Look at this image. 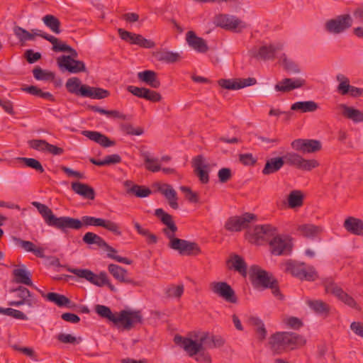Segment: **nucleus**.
<instances>
[{
	"mask_svg": "<svg viewBox=\"0 0 363 363\" xmlns=\"http://www.w3.org/2000/svg\"><path fill=\"white\" fill-rule=\"evenodd\" d=\"M343 227L352 235L363 236V220L360 218L349 216L345 220Z\"/></svg>",
	"mask_w": 363,
	"mask_h": 363,
	"instance_id": "27",
	"label": "nucleus"
},
{
	"mask_svg": "<svg viewBox=\"0 0 363 363\" xmlns=\"http://www.w3.org/2000/svg\"><path fill=\"white\" fill-rule=\"evenodd\" d=\"M257 220V216L250 213H245L240 216L230 217L225 224V228L230 232H239L247 228L250 223Z\"/></svg>",
	"mask_w": 363,
	"mask_h": 363,
	"instance_id": "11",
	"label": "nucleus"
},
{
	"mask_svg": "<svg viewBox=\"0 0 363 363\" xmlns=\"http://www.w3.org/2000/svg\"><path fill=\"white\" fill-rule=\"evenodd\" d=\"M250 277L256 287L271 289L272 294L279 299H283L277 279L267 271L262 269L257 265H253L250 269Z\"/></svg>",
	"mask_w": 363,
	"mask_h": 363,
	"instance_id": "5",
	"label": "nucleus"
},
{
	"mask_svg": "<svg viewBox=\"0 0 363 363\" xmlns=\"http://www.w3.org/2000/svg\"><path fill=\"white\" fill-rule=\"evenodd\" d=\"M32 32H33L32 35H34V37L40 36L45 40H48L50 43H51L52 44V47H55V45L57 43H59V40L57 38H55L53 35H49L46 33H44L43 31H42L40 30L34 29V30H32Z\"/></svg>",
	"mask_w": 363,
	"mask_h": 363,
	"instance_id": "60",
	"label": "nucleus"
},
{
	"mask_svg": "<svg viewBox=\"0 0 363 363\" xmlns=\"http://www.w3.org/2000/svg\"><path fill=\"white\" fill-rule=\"evenodd\" d=\"M214 23L225 30L240 32L247 28V24L234 16L219 14L214 18Z\"/></svg>",
	"mask_w": 363,
	"mask_h": 363,
	"instance_id": "10",
	"label": "nucleus"
},
{
	"mask_svg": "<svg viewBox=\"0 0 363 363\" xmlns=\"http://www.w3.org/2000/svg\"><path fill=\"white\" fill-rule=\"evenodd\" d=\"M276 232L277 228L271 225H256L251 231H247L246 237L250 242L257 244L264 240L265 235H274Z\"/></svg>",
	"mask_w": 363,
	"mask_h": 363,
	"instance_id": "20",
	"label": "nucleus"
},
{
	"mask_svg": "<svg viewBox=\"0 0 363 363\" xmlns=\"http://www.w3.org/2000/svg\"><path fill=\"white\" fill-rule=\"evenodd\" d=\"M81 96L91 99H102L109 96V91L99 87H91L88 85L82 86Z\"/></svg>",
	"mask_w": 363,
	"mask_h": 363,
	"instance_id": "31",
	"label": "nucleus"
},
{
	"mask_svg": "<svg viewBox=\"0 0 363 363\" xmlns=\"http://www.w3.org/2000/svg\"><path fill=\"white\" fill-rule=\"evenodd\" d=\"M284 265L285 266V272L290 273L294 277L309 281H315L318 279V275L315 268L312 266L306 267L303 262H297L294 260L286 261Z\"/></svg>",
	"mask_w": 363,
	"mask_h": 363,
	"instance_id": "6",
	"label": "nucleus"
},
{
	"mask_svg": "<svg viewBox=\"0 0 363 363\" xmlns=\"http://www.w3.org/2000/svg\"><path fill=\"white\" fill-rule=\"evenodd\" d=\"M184 285H169L165 289V294L168 298H180L184 293Z\"/></svg>",
	"mask_w": 363,
	"mask_h": 363,
	"instance_id": "48",
	"label": "nucleus"
},
{
	"mask_svg": "<svg viewBox=\"0 0 363 363\" xmlns=\"http://www.w3.org/2000/svg\"><path fill=\"white\" fill-rule=\"evenodd\" d=\"M318 108V104L313 101H298L291 105V110L300 111L301 113H306L314 112Z\"/></svg>",
	"mask_w": 363,
	"mask_h": 363,
	"instance_id": "40",
	"label": "nucleus"
},
{
	"mask_svg": "<svg viewBox=\"0 0 363 363\" xmlns=\"http://www.w3.org/2000/svg\"><path fill=\"white\" fill-rule=\"evenodd\" d=\"M239 160L242 164L247 166H253L257 162L251 153L240 154Z\"/></svg>",
	"mask_w": 363,
	"mask_h": 363,
	"instance_id": "63",
	"label": "nucleus"
},
{
	"mask_svg": "<svg viewBox=\"0 0 363 363\" xmlns=\"http://www.w3.org/2000/svg\"><path fill=\"white\" fill-rule=\"evenodd\" d=\"M52 50L55 52H68L70 53L69 56L72 57V59H75L78 57V53L74 48L67 44L62 43L60 40L55 45V47H52Z\"/></svg>",
	"mask_w": 363,
	"mask_h": 363,
	"instance_id": "54",
	"label": "nucleus"
},
{
	"mask_svg": "<svg viewBox=\"0 0 363 363\" xmlns=\"http://www.w3.org/2000/svg\"><path fill=\"white\" fill-rule=\"evenodd\" d=\"M57 62L61 71H67L69 73L77 74L86 71L85 64L83 61L72 59V57L62 55L57 59Z\"/></svg>",
	"mask_w": 363,
	"mask_h": 363,
	"instance_id": "17",
	"label": "nucleus"
},
{
	"mask_svg": "<svg viewBox=\"0 0 363 363\" xmlns=\"http://www.w3.org/2000/svg\"><path fill=\"white\" fill-rule=\"evenodd\" d=\"M21 160L27 167L34 169L39 173L44 172L45 169L41 163L34 158L20 157Z\"/></svg>",
	"mask_w": 363,
	"mask_h": 363,
	"instance_id": "55",
	"label": "nucleus"
},
{
	"mask_svg": "<svg viewBox=\"0 0 363 363\" xmlns=\"http://www.w3.org/2000/svg\"><path fill=\"white\" fill-rule=\"evenodd\" d=\"M57 339L62 343L74 344L78 343L77 339L70 334L60 333L57 336Z\"/></svg>",
	"mask_w": 363,
	"mask_h": 363,
	"instance_id": "64",
	"label": "nucleus"
},
{
	"mask_svg": "<svg viewBox=\"0 0 363 363\" xmlns=\"http://www.w3.org/2000/svg\"><path fill=\"white\" fill-rule=\"evenodd\" d=\"M192 167L194 173L199 177L202 184H207L209 182V167L208 164L205 163V159L203 155H199L192 159Z\"/></svg>",
	"mask_w": 363,
	"mask_h": 363,
	"instance_id": "21",
	"label": "nucleus"
},
{
	"mask_svg": "<svg viewBox=\"0 0 363 363\" xmlns=\"http://www.w3.org/2000/svg\"><path fill=\"white\" fill-rule=\"evenodd\" d=\"M158 191L164 196L166 199H170L172 197L174 198V195L177 194L176 191L173 189V187L168 184H164L159 186Z\"/></svg>",
	"mask_w": 363,
	"mask_h": 363,
	"instance_id": "58",
	"label": "nucleus"
},
{
	"mask_svg": "<svg viewBox=\"0 0 363 363\" xmlns=\"http://www.w3.org/2000/svg\"><path fill=\"white\" fill-rule=\"evenodd\" d=\"M287 201L290 208H299L303 204V194L299 190H293L289 193Z\"/></svg>",
	"mask_w": 363,
	"mask_h": 363,
	"instance_id": "42",
	"label": "nucleus"
},
{
	"mask_svg": "<svg viewBox=\"0 0 363 363\" xmlns=\"http://www.w3.org/2000/svg\"><path fill=\"white\" fill-rule=\"evenodd\" d=\"M138 79L145 82L153 89H157L160 86V81L157 77V74L152 70H145L138 73Z\"/></svg>",
	"mask_w": 363,
	"mask_h": 363,
	"instance_id": "32",
	"label": "nucleus"
},
{
	"mask_svg": "<svg viewBox=\"0 0 363 363\" xmlns=\"http://www.w3.org/2000/svg\"><path fill=\"white\" fill-rule=\"evenodd\" d=\"M352 24L351 16L349 14H344L328 21L325 23V28L329 33L338 34L350 28Z\"/></svg>",
	"mask_w": 363,
	"mask_h": 363,
	"instance_id": "16",
	"label": "nucleus"
},
{
	"mask_svg": "<svg viewBox=\"0 0 363 363\" xmlns=\"http://www.w3.org/2000/svg\"><path fill=\"white\" fill-rule=\"evenodd\" d=\"M95 311L101 318L108 319L116 325H121L127 330L143 323V316L140 311L123 310L119 313L114 314L108 306L104 305H96Z\"/></svg>",
	"mask_w": 363,
	"mask_h": 363,
	"instance_id": "3",
	"label": "nucleus"
},
{
	"mask_svg": "<svg viewBox=\"0 0 363 363\" xmlns=\"http://www.w3.org/2000/svg\"><path fill=\"white\" fill-rule=\"evenodd\" d=\"M33 74L38 80H53L55 79L53 72L43 70L39 67L33 69Z\"/></svg>",
	"mask_w": 363,
	"mask_h": 363,
	"instance_id": "53",
	"label": "nucleus"
},
{
	"mask_svg": "<svg viewBox=\"0 0 363 363\" xmlns=\"http://www.w3.org/2000/svg\"><path fill=\"white\" fill-rule=\"evenodd\" d=\"M256 83L257 80L253 77L235 79H220L218 81V84L220 86L229 90H238L246 86L254 85Z\"/></svg>",
	"mask_w": 363,
	"mask_h": 363,
	"instance_id": "22",
	"label": "nucleus"
},
{
	"mask_svg": "<svg viewBox=\"0 0 363 363\" xmlns=\"http://www.w3.org/2000/svg\"><path fill=\"white\" fill-rule=\"evenodd\" d=\"M12 274L14 281L18 284H25L29 286H33L31 280V274L26 270L25 267L18 268L13 270Z\"/></svg>",
	"mask_w": 363,
	"mask_h": 363,
	"instance_id": "37",
	"label": "nucleus"
},
{
	"mask_svg": "<svg viewBox=\"0 0 363 363\" xmlns=\"http://www.w3.org/2000/svg\"><path fill=\"white\" fill-rule=\"evenodd\" d=\"M43 21L45 25L50 29L55 34H59L61 32L60 20L55 16L51 14L45 15L43 18Z\"/></svg>",
	"mask_w": 363,
	"mask_h": 363,
	"instance_id": "44",
	"label": "nucleus"
},
{
	"mask_svg": "<svg viewBox=\"0 0 363 363\" xmlns=\"http://www.w3.org/2000/svg\"><path fill=\"white\" fill-rule=\"evenodd\" d=\"M3 315L11 316L17 320H26L28 319V316L23 312L11 308H5L3 311Z\"/></svg>",
	"mask_w": 363,
	"mask_h": 363,
	"instance_id": "56",
	"label": "nucleus"
},
{
	"mask_svg": "<svg viewBox=\"0 0 363 363\" xmlns=\"http://www.w3.org/2000/svg\"><path fill=\"white\" fill-rule=\"evenodd\" d=\"M272 351L277 354L296 350L306 344V340L296 333L277 332L269 338Z\"/></svg>",
	"mask_w": 363,
	"mask_h": 363,
	"instance_id": "4",
	"label": "nucleus"
},
{
	"mask_svg": "<svg viewBox=\"0 0 363 363\" xmlns=\"http://www.w3.org/2000/svg\"><path fill=\"white\" fill-rule=\"evenodd\" d=\"M323 285L327 293L333 294L339 300L350 307L356 308L357 303L354 299L351 296L345 293L342 288L338 286L332 279H325L323 281Z\"/></svg>",
	"mask_w": 363,
	"mask_h": 363,
	"instance_id": "12",
	"label": "nucleus"
},
{
	"mask_svg": "<svg viewBox=\"0 0 363 363\" xmlns=\"http://www.w3.org/2000/svg\"><path fill=\"white\" fill-rule=\"evenodd\" d=\"M282 48L281 44L262 45L258 50L253 49L252 55L255 58L263 60H274L276 52L281 50Z\"/></svg>",
	"mask_w": 363,
	"mask_h": 363,
	"instance_id": "25",
	"label": "nucleus"
},
{
	"mask_svg": "<svg viewBox=\"0 0 363 363\" xmlns=\"http://www.w3.org/2000/svg\"><path fill=\"white\" fill-rule=\"evenodd\" d=\"M13 33L21 42L34 40V35L20 26H15Z\"/></svg>",
	"mask_w": 363,
	"mask_h": 363,
	"instance_id": "52",
	"label": "nucleus"
},
{
	"mask_svg": "<svg viewBox=\"0 0 363 363\" xmlns=\"http://www.w3.org/2000/svg\"><path fill=\"white\" fill-rule=\"evenodd\" d=\"M212 293L229 303L237 302V297L233 288L225 281H213L209 284Z\"/></svg>",
	"mask_w": 363,
	"mask_h": 363,
	"instance_id": "13",
	"label": "nucleus"
},
{
	"mask_svg": "<svg viewBox=\"0 0 363 363\" xmlns=\"http://www.w3.org/2000/svg\"><path fill=\"white\" fill-rule=\"evenodd\" d=\"M81 81L77 77L69 78L65 84L67 91L71 94L81 96L82 90Z\"/></svg>",
	"mask_w": 363,
	"mask_h": 363,
	"instance_id": "46",
	"label": "nucleus"
},
{
	"mask_svg": "<svg viewBox=\"0 0 363 363\" xmlns=\"http://www.w3.org/2000/svg\"><path fill=\"white\" fill-rule=\"evenodd\" d=\"M121 130L127 134L131 135H140L143 133V130L140 128H134V127L130 123H124L121 126Z\"/></svg>",
	"mask_w": 363,
	"mask_h": 363,
	"instance_id": "57",
	"label": "nucleus"
},
{
	"mask_svg": "<svg viewBox=\"0 0 363 363\" xmlns=\"http://www.w3.org/2000/svg\"><path fill=\"white\" fill-rule=\"evenodd\" d=\"M186 40L191 48L199 52L205 53L208 50L206 41L202 38L196 36L194 31L186 33Z\"/></svg>",
	"mask_w": 363,
	"mask_h": 363,
	"instance_id": "28",
	"label": "nucleus"
},
{
	"mask_svg": "<svg viewBox=\"0 0 363 363\" xmlns=\"http://www.w3.org/2000/svg\"><path fill=\"white\" fill-rule=\"evenodd\" d=\"M306 81L301 78H284L277 82L274 89L277 92L289 93L303 86Z\"/></svg>",
	"mask_w": 363,
	"mask_h": 363,
	"instance_id": "24",
	"label": "nucleus"
},
{
	"mask_svg": "<svg viewBox=\"0 0 363 363\" xmlns=\"http://www.w3.org/2000/svg\"><path fill=\"white\" fill-rule=\"evenodd\" d=\"M156 57L159 61L166 63H174L181 58L178 52H173L167 50L159 51L156 53Z\"/></svg>",
	"mask_w": 363,
	"mask_h": 363,
	"instance_id": "45",
	"label": "nucleus"
},
{
	"mask_svg": "<svg viewBox=\"0 0 363 363\" xmlns=\"http://www.w3.org/2000/svg\"><path fill=\"white\" fill-rule=\"evenodd\" d=\"M180 190L186 194V198L189 202L197 203L199 201L198 194L192 191L189 187L182 186Z\"/></svg>",
	"mask_w": 363,
	"mask_h": 363,
	"instance_id": "61",
	"label": "nucleus"
},
{
	"mask_svg": "<svg viewBox=\"0 0 363 363\" xmlns=\"http://www.w3.org/2000/svg\"><path fill=\"white\" fill-rule=\"evenodd\" d=\"M338 108L341 109L342 115L345 118L351 120L355 123L363 122V112L362 111L345 104H339Z\"/></svg>",
	"mask_w": 363,
	"mask_h": 363,
	"instance_id": "29",
	"label": "nucleus"
},
{
	"mask_svg": "<svg viewBox=\"0 0 363 363\" xmlns=\"http://www.w3.org/2000/svg\"><path fill=\"white\" fill-rule=\"evenodd\" d=\"M280 61L285 70L291 73L299 72L298 66L291 60L288 59L285 54H282L280 57Z\"/></svg>",
	"mask_w": 363,
	"mask_h": 363,
	"instance_id": "51",
	"label": "nucleus"
},
{
	"mask_svg": "<svg viewBox=\"0 0 363 363\" xmlns=\"http://www.w3.org/2000/svg\"><path fill=\"white\" fill-rule=\"evenodd\" d=\"M337 80L340 82L337 86V91L342 95L348 94L350 91V87L351 85L350 84V79L345 75L342 74H339L336 77Z\"/></svg>",
	"mask_w": 363,
	"mask_h": 363,
	"instance_id": "47",
	"label": "nucleus"
},
{
	"mask_svg": "<svg viewBox=\"0 0 363 363\" xmlns=\"http://www.w3.org/2000/svg\"><path fill=\"white\" fill-rule=\"evenodd\" d=\"M285 164L283 157H272L266 161L262 171L264 175H269L277 172Z\"/></svg>",
	"mask_w": 363,
	"mask_h": 363,
	"instance_id": "33",
	"label": "nucleus"
},
{
	"mask_svg": "<svg viewBox=\"0 0 363 363\" xmlns=\"http://www.w3.org/2000/svg\"><path fill=\"white\" fill-rule=\"evenodd\" d=\"M72 189L76 194L85 199L94 200L95 198L94 189L86 184L75 182L72 183Z\"/></svg>",
	"mask_w": 363,
	"mask_h": 363,
	"instance_id": "34",
	"label": "nucleus"
},
{
	"mask_svg": "<svg viewBox=\"0 0 363 363\" xmlns=\"http://www.w3.org/2000/svg\"><path fill=\"white\" fill-rule=\"evenodd\" d=\"M128 194H133L137 197L145 198L150 196L152 193L151 190L143 186L133 185V186L127 190Z\"/></svg>",
	"mask_w": 363,
	"mask_h": 363,
	"instance_id": "50",
	"label": "nucleus"
},
{
	"mask_svg": "<svg viewBox=\"0 0 363 363\" xmlns=\"http://www.w3.org/2000/svg\"><path fill=\"white\" fill-rule=\"evenodd\" d=\"M118 33L122 40L129 42L131 44L138 45L145 48H153L155 47V43L154 41L146 39L140 34H135L125 30L123 28H118Z\"/></svg>",
	"mask_w": 363,
	"mask_h": 363,
	"instance_id": "18",
	"label": "nucleus"
},
{
	"mask_svg": "<svg viewBox=\"0 0 363 363\" xmlns=\"http://www.w3.org/2000/svg\"><path fill=\"white\" fill-rule=\"evenodd\" d=\"M11 291L16 292L17 297L28 307L33 308L38 306V298L34 296L27 288L19 286L15 289H12Z\"/></svg>",
	"mask_w": 363,
	"mask_h": 363,
	"instance_id": "30",
	"label": "nucleus"
},
{
	"mask_svg": "<svg viewBox=\"0 0 363 363\" xmlns=\"http://www.w3.org/2000/svg\"><path fill=\"white\" fill-rule=\"evenodd\" d=\"M203 342H204L206 350L214 347H220L225 344L224 339L218 335H210L208 333L202 332Z\"/></svg>",
	"mask_w": 363,
	"mask_h": 363,
	"instance_id": "39",
	"label": "nucleus"
},
{
	"mask_svg": "<svg viewBox=\"0 0 363 363\" xmlns=\"http://www.w3.org/2000/svg\"><path fill=\"white\" fill-rule=\"evenodd\" d=\"M155 215L166 225L162 232L169 240L168 243L169 248L185 256H196L201 253V250L196 242L175 237L177 227L170 214L166 213L162 208H157L155 211Z\"/></svg>",
	"mask_w": 363,
	"mask_h": 363,
	"instance_id": "2",
	"label": "nucleus"
},
{
	"mask_svg": "<svg viewBox=\"0 0 363 363\" xmlns=\"http://www.w3.org/2000/svg\"><path fill=\"white\" fill-rule=\"evenodd\" d=\"M228 262H231L232 267L240 274L245 277L247 274V264L245 260L238 255H233L231 256L230 259Z\"/></svg>",
	"mask_w": 363,
	"mask_h": 363,
	"instance_id": "43",
	"label": "nucleus"
},
{
	"mask_svg": "<svg viewBox=\"0 0 363 363\" xmlns=\"http://www.w3.org/2000/svg\"><path fill=\"white\" fill-rule=\"evenodd\" d=\"M218 177L220 183H226L232 177V172L229 168H222L218 172Z\"/></svg>",
	"mask_w": 363,
	"mask_h": 363,
	"instance_id": "62",
	"label": "nucleus"
},
{
	"mask_svg": "<svg viewBox=\"0 0 363 363\" xmlns=\"http://www.w3.org/2000/svg\"><path fill=\"white\" fill-rule=\"evenodd\" d=\"M270 252L274 255H285L291 253L292 243L287 237L277 235L269 242Z\"/></svg>",
	"mask_w": 363,
	"mask_h": 363,
	"instance_id": "15",
	"label": "nucleus"
},
{
	"mask_svg": "<svg viewBox=\"0 0 363 363\" xmlns=\"http://www.w3.org/2000/svg\"><path fill=\"white\" fill-rule=\"evenodd\" d=\"M32 205L38 209L48 225L59 229L62 232H66L68 228L79 230L83 225H92L103 227L116 235H121L119 225L112 220L88 216H82V220L68 216L57 218L46 205L37 201L33 202Z\"/></svg>",
	"mask_w": 363,
	"mask_h": 363,
	"instance_id": "1",
	"label": "nucleus"
},
{
	"mask_svg": "<svg viewBox=\"0 0 363 363\" xmlns=\"http://www.w3.org/2000/svg\"><path fill=\"white\" fill-rule=\"evenodd\" d=\"M297 232L305 238H313L322 232V228L311 223L302 224L297 227Z\"/></svg>",
	"mask_w": 363,
	"mask_h": 363,
	"instance_id": "36",
	"label": "nucleus"
},
{
	"mask_svg": "<svg viewBox=\"0 0 363 363\" xmlns=\"http://www.w3.org/2000/svg\"><path fill=\"white\" fill-rule=\"evenodd\" d=\"M16 244L25 251L33 252L36 257L43 258L45 257L44 249L36 247L32 242L16 238Z\"/></svg>",
	"mask_w": 363,
	"mask_h": 363,
	"instance_id": "38",
	"label": "nucleus"
},
{
	"mask_svg": "<svg viewBox=\"0 0 363 363\" xmlns=\"http://www.w3.org/2000/svg\"><path fill=\"white\" fill-rule=\"evenodd\" d=\"M46 299L55 303L59 307L72 308L75 306L74 303H73L69 298L57 293L50 292L47 294Z\"/></svg>",
	"mask_w": 363,
	"mask_h": 363,
	"instance_id": "35",
	"label": "nucleus"
},
{
	"mask_svg": "<svg viewBox=\"0 0 363 363\" xmlns=\"http://www.w3.org/2000/svg\"><path fill=\"white\" fill-rule=\"evenodd\" d=\"M48 143L45 140H30L28 141L30 147L38 150L45 152Z\"/></svg>",
	"mask_w": 363,
	"mask_h": 363,
	"instance_id": "59",
	"label": "nucleus"
},
{
	"mask_svg": "<svg viewBox=\"0 0 363 363\" xmlns=\"http://www.w3.org/2000/svg\"><path fill=\"white\" fill-rule=\"evenodd\" d=\"M67 271L79 278L85 279L90 283L98 286H105L106 282H107V274L106 272H101L99 274H96L89 269L73 268H67Z\"/></svg>",
	"mask_w": 363,
	"mask_h": 363,
	"instance_id": "14",
	"label": "nucleus"
},
{
	"mask_svg": "<svg viewBox=\"0 0 363 363\" xmlns=\"http://www.w3.org/2000/svg\"><path fill=\"white\" fill-rule=\"evenodd\" d=\"M82 240L84 243L88 245H96L100 248H105L108 252L107 256L116 262L130 264L132 261L126 257H123L115 254L117 252L111 246L108 245L107 242L99 235L91 232H87L84 234L82 238Z\"/></svg>",
	"mask_w": 363,
	"mask_h": 363,
	"instance_id": "8",
	"label": "nucleus"
},
{
	"mask_svg": "<svg viewBox=\"0 0 363 363\" xmlns=\"http://www.w3.org/2000/svg\"><path fill=\"white\" fill-rule=\"evenodd\" d=\"M143 157L145 162V167L147 170L152 172H157L161 170V167L157 158H150L147 152L144 153Z\"/></svg>",
	"mask_w": 363,
	"mask_h": 363,
	"instance_id": "49",
	"label": "nucleus"
},
{
	"mask_svg": "<svg viewBox=\"0 0 363 363\" xmlns=\"http://www.w3.org/2000/svg\"><path fill=\"white\" fill-rule=\"evenodd\" d=\"M127 91L138 98L145 99L153 103L159 102L162 99L159 92L145 87L128 86Z\"/></svg>",
	"mask_w": 363,
	"mask_h": 363,
	"instance_id": "23",
	"label": "nucleus"
},
{
	"mask_svg": "<svg viewBox=\"0 0 363 363\" xmlns=\"http://www.w3.org/2000/svg\"><path fill=\"white\" fill-rule=\"evenodd\" d=\"M308 306L316 313L327 315L330 310V306L321 300H308Z\"/></svg>",
	"mask_w": 363,
	"mask_h": 363,
	"instance_id": "41",
	"label": "nucleus"
},
{
	"mask_svg": "<svg viewBox=\"0 0 363 363\" xmlns=\"http://www.w3.org/2000/svg\"><path fill=\"white\" fill-rule=\"evenodd\" d=\"M108 270L109 273L118 281L121 283L130 284L133 286H139V283L129 278L128 276V272L122 267L110 264L108 266Z\"/></svg>",
	"mask_w": 363,
	"mask_h": 363,
	"instance_id": "26",
	"label": "nucleus"
},
{
	"mask_svg": "<svg viewBox=\"0 0 363 363\" xmlns=\"http://www.w3.org/2000/svg\"><path fill=\"white\" fill-rule=\"evenodd\" d=\"M283 158L287 164L303 171H311L320 165L318 160L315 159H304L302 156L295 152H288Z\"/></svg>",
	"mask_w": 363,
	"mask_h": 363,
	"instance_id": "9",
	"label": "nucleus"
},
{
	"mask_svg": "<svg viewBox=\"0 0 363 363\" xmlns=\"http://www.w3.org/2000/svg\"><path fill=\"white\" fill-rule=\"evenodd\" d=\"M193 337L195 340L189 337H184L180 335L174 337V342L181 346L189 357L196 356L200 352L206 350L204 342H203V333H195Z\"/></svg>",
	"mask_w": 363,
	"mask_h": 363,
	"instance_id": "7",
	"label": "nucleus"
},
{
	"mask_svg": "<svg viewBox=\"0 0 363 363\" xmlns=\"http://www.w3.org/2000/svg\"><path fill=\"white\" fill-rule=\"evenodd\" d=\"M293 149L303 153H313L322 148L320 141L313 139H296L291 142Z\"/></svg>",
	"mask_w": 363,
	"mask_h": 363,
	"instance_id": "19",
	"label": "nucleus"
}]
</instances>
